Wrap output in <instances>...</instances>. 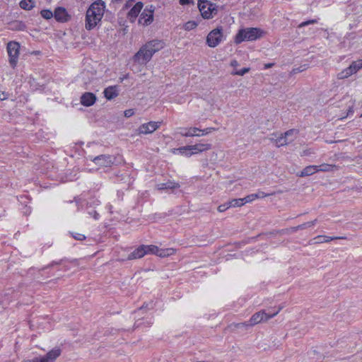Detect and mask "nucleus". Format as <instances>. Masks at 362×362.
Masks as SVG:
<instances>
[{
  "label": "nucleus",
  "mask_w": 362,
  "mask_h": 362,
  "mask_svg": "<svg viewBox=\"0 0 362 362\" xmlns=\"http://www.w3.org/2000/svg\"><path fill=\"white\" fill-rule=\"evenodd\" d=\"M164 46L165 42L163 40L148 41L134 55L133 61L140 65H146L151 59L153 55L162 49Z\"/></svg>",
  "instance_id": "nucleus-1"
},
{
  "label": "nucleus",
  "mask_w": 362,
  "mask_h": 362,
  "mask_svg": "<svg viewBox=\"0 0 362 362\" xmlns=\"http://www.w3.org/2000/svg\"><path fill=\"white\" fill-rule=\"evenodd\" d=\"M105 3L101 0L93 2L86 11V28L93 29L101 21L105 11Z\"/></svg>",
  "instance_id": "nucleus-2"
},
{
  "label": "nucleus",
  "mask_w": 362,
  "mask_h": 362,
  "mask_svg": "<svg viewBox=\"0 0 362 362\" xmlns=\"http://www.w3.org/2000/svg\"><path fill=\"white\" fill-rule=\"evenodd\" d=\"M263 31L257 28H247L239 30L235 42L240 44L243 41H253L262 36Z\"/></svg>",
  "instance_id": "nucleus-3"
},
{
  "label": "nucleus",
  "mask_w": 362,
  "mask_h": 362,
  "mask_svg": "<svg viewBox=\"0 0 362 362\" xmlns=\"http://www.w3.org/2000/svg\"><path fill=\"white\" fill-rule=\"evenodd\" d=\"M296 132L295 129H290L286 132L284 134L278 135L277 134H273L270 137V141L275 144L277 147H281L287 145L291 142L293 139H289V136H292Z\"/></svg>",
  "instance_id": "nucleus-4"
},
{
  "label": "nucleus",
  "mask_w": 362,
  "mask_h": 362,
  "mask_svg": "<svg viewBox=\"0 0 362 362\" xmlns=\"http://www.w3.org/2000/svg\"><path fill=\"white\" fill-rule=\"evenodd\" d=\"M223 38L222 27L212 30L206 37V44L210 47H216L219 45Z\"/></svg>",
  "instance_id": "nucleus-5"
},
{
  "label": "nucleus",
  "mask_w": 362,
  "mask_h": 362,
  "mask_svg": "<svg viewBox=\"0 0 362 362\" xmlns=\"http://www.w3.org/2000/svg\"><path fill=\"white\" fill-rule=\"evenodd\" d=\"M211 148L210 144H198L193 146H187L174 149V151H179L182 153H186L187 155H192L193 153L203 152L204 151L209 150Z\"/></svg>",
  "instance_id": "nucleus-6"
},
{
  "label": "nucleus",
  "mask_w": 362,
  "mask_h": 362,
  "mask_svg": "<svg viewBox=\"0 0 362 362\" xmlns=\"http://www.w3.org/2000/svg\"><path fill=\"white\" fill-rule=\"evenodd\" d=\"M19 49L20 45L16 42H10L7 45L9 63L13 68H15L17 64Z\"/></svg>",
  "instance_id": "nucleus-7"
},
{
  "label": "nucleus",
  "mask_w": 362,
  "mask_h": 362,
  "mask_svg": "<svg viewBox=\"0 0 362 362\" xmlns=\"http://www.w3.org/2000/svg\"><path fill=\"white\" fill-rule=\"evenodd\" d=\"M198 7L202 16L204 18L209 19L213 17V12L216 11L214 5L208 1L199 0Z\"/></svg>",
  "instance_id": "nucleus-8"
},
{
  "label": "nucleus",
  "mask_w": 362,
  "mask_h": 362,
  "mask_svg": "<svg viewBox=\"0 0 362 362\" xmlns=\"http://www.w3.org/2000/svg\"><path fill=\"white\" fill-rule=\"evenodd\" d=\"M281 309V308H279V310L276 312L274 313L273 314H267L264 312L256 313L251 317L249 322L251 326H253L262 322L263 320L267 321L269 319L276 315Z\"/></svg>",
  "instance_id": "nucleus-9"
},
{
  "label": "nucleus",
  "mask_w": 362,
  "mask_h": 362,
  "mask_svg": "<svg viewBox=\"0 0 362 362\" xmlns=\"http://www.w3.org/2000/svg\"><path fill=\"white\" fill-rule=\"evenodd\" d=\"M160 122H149L141 125L138 129L139 134H151L159 128Z\"/></svg>",
  "instance_id": "nucleus-10"
},
{
  "label": "nucleus",
  "mask_w": 362,
  "mask_h": 362,
  "mask_svg": "<svg viewBox=\"0 0 362 362\" xmlns=\"http://www.w3.org/2000/svg\"><path fill=\"white\" fill-rule=\"evenodd\" d=\"M95 165L100 167H108L112 164V160L109 155H100L93 158Z\"/></svg>",
  "instance_id": "nucleus-11"
},
{
  "label": "nucleus",
  "mask_w": 362,
  "mask_h": 362,
  "mask_svg": "<svg viewBox=\"0 0 362 362\" xmlns=\"http://www.w3.org/2000/svg\"><path fill=\"white\" fill-rule=\"evenodd\" d=\"M96 96L94 93L86 92L81 96V103L86 107L93 105L96 101Z\"/></svg>",
  "instance_id": "nucleus-12"
},
{
  "label": "nucleus",
  "mask_w": 362,
  "mask_h": 362,
  "mask_svg": "<svg viewBox=\"0 0 362 362\" xmlns=\"http://www.w3.org/2000/svg\"><path fill=\"white\" fill-rule=\"evenodd\" d=\"M153 20V11L150 10L146 11V10H144L140 16V18L139 19V23L144 25H148L152 23Z\"/></svg>",
  "instance_id": "nucleus-13"
},
{
  "label": "nucleus",
  "mask_w": 362,
  "mask_h": 362,
  "mask_svg": "<svg viewBox=\"0 0 362 362\" xmlns=\"http://www.w3.org/2000/svg\"><path fill=\"white\" fill-rule=\"evenodd\" d=\"M54 17L59 22H66L69 18L66 10L63 7H57L55 8Z\"/></svg>",
  "instance_id": "nucleus-14"
},
{
  "label": "nucleus",
  "mask_w": 362,
  "mask_h": 362,
  "mask_svg": "<svg viewBox=\"0 0 362 362\" xmlns=\"http://www.w3.org/2000/svg\"><path fill=\"white\" fill-rule=\"evenodd\" d=\"M61 354L59 349H53L45 356H41L43 362H54Z\"/></svg>",
  "instance_id": "nucleus-15"
},
{
  "label": "nucleus",
  "mask_w": 362,
  "mask_h": 362,
  "mask_svg": "<svg viewBox=\"0 0 362 362\" xmlns=\"http://www.w3.org/2000/svg\"><path fill=\"white\" fill-rule=\"evenodd\" d=\"M104 96L107 100H112L118 96L119 90L116 86H108L106 88L104 91Z\"/></svg>",
  "instance_id": "nucleus-16"
},
{
  "label": "nucleus",
  "mask_w": 362,
  "mask_h": 362,
  "mask_svg": "<svg viewBox=\"0 0 362 362\" xmlns=\"http://www.w3.org/2000/svg\"><path fill=\"white\" fill-rule=\"evenodd\" d=\"M146 255V251L144 250V245L139 246L138 248L135 249L132 252H131L127 257V259L132 260L135 259H139L143 257Z\"/></svg>",
  "instance_id": "nucleus-17"
},
{
  "label": "nucleus",
  "mask_w": 362,
  "mask_h": 362,
  "mask_svg": "<svg viewBox=\"0 0 362 362\" xmlns=\"http://www.w3.org/2000/svg\"><path fill=\"white\" fill-rule=\"evenodd\" d=\"M346 239V237H329L326 235H317L316 236L313 240L314 244H319L323 243H328L333 240H344Z\"/></svg>",
  "instance_id": "nucleus-18"
},
{
  "label": "nucleus",
  "mask_w": 362,
  "mask_h": 362,
  "mask_svg": "<svg viewBox=\"0 0 362 362\" xmlns=\"http://www.w3.org/2000/svg\"><path fill=\"white\" fill-rule=\"evenodd\" d=\"M143 8V4L141 2H137L134 6L131 8V10L128 13V16L131 20L136 18L141 10Z\"/></svg>",
  "instance_id": "nucleus-19"
},
{
  "label": "nucleus",
  "mask_w": 362,
  "mask_h": 362,
  "mask_svg": "<svg viewBox=\"0 0 362 362\" xmlns=\"http://www.w3.org/2000/svg\"><path fill=\"white\" fill-rule=\"evenodd\" d=\"M199 128L190 127L188 129H182L180 132V134L183 136H200V134H198Z\"/></svg>",
  "instance_id": "nucleus-20"
},
{
  "label": "nucleus",
  "mask_w": 362,
  "mask_h": 362,
  "mask_svg": "<svg viewBox=\"0 0 362 362\" xmlns=\"http://www.w3.org/2000/svg\"><path fill=\"white\" fill-rule=\"evenodd\" d=\"M315 172H317L316 165H309L303 168L298 175L299 177H306L313 175Z\"/></svg>",
  "instance_id": "nucleus-21"
},
{
  "label": "nucleus",
  "mask_w": 362,
  "mask_h": 362,
  "mask_svg": "<svg viewBox=\"0 0 362 362\" xmlns=\"http://www.w3.org/2000/svg\"><path fill=\"white\" fill-rule=\"evenodd\" d=\"M179 187H180V185L178 183H176V182H174L172 181H169V182H164V183H160V184L157 185V188L159 190L167 189H173L178 188Z\"/></svg>",
  "instance_id": "nucleus-22"
},
{
  "label": "nucleus",
  "mask_w": 362,
  "mask_h": 362,
  "mask_svg": "<svg viewBox=\"0 0 362 362\" xmlns=\"http://www.w3.org/2000/svg\"><path fill=\"white\" fill-rule=\"evenodd\" d=\"M175 253V250L173 248L162 249V248L158 247L156 255L160 257H166L173 255Z\"/></svg>",
  "instance_id": "nucleus-23"
},
{
  "label": "nucleus",
  "mask_w": 362,
  "mask_h": 362,
  "mask_svg": "<svg viewBox=\"0 0 362 362\" xmlns=\"http://www.w3.org/2000/svg\"><path fill=\"white\" fill-rule=\"evenodd\" d=\"M269 195H270V194H265L264 192H259L258 193L252 194L246 196L245 197V199L246 200V202L247 203H249V202H252L253 200H255L257 198H264V197H266Z\"/></svg>",
  "instance_id": "nucleus-24"
},
{
  "label": "nucleus",
  "mask_w": 362,
  "mask_h": 362,
  "mask_svg": "<svg viewBox=\"0 0 362 362\" xmlns=\"http://www.w3.org/2000/svg\"><path fill=\"white\" fill-rule=\"evenodd\" d=\"M20 6L24 10H31L35 6L33 0H22L20 2Z\"/></svg>",
  "instance_id": "nucleus-25"
},
{
  "label": "nucleus",
  "mask_w": 362,
  "mask_h": 362,
  "mask_svg": "<svg viewBox=\"0 0 362 362\" xmlns=\"http://www.w3.org/2000/svg\"><path fill=\"white\" fill-rule=\"evenodd\" d=\"M317 171H322V172H328L333 170L334 168H336L337 166L335 165L323 163L320 165H316Z\"/></svg>",
  "instance_id": "nucleus-26"
},
{
  "label": "nucleus",
  "mask_w": 362,
  "mask_h": 362,
  "mask_svg": "<svg viewBox=\"0 0 362 362\" xmlns=\"http://www.w3.org/2000/svg\"><path fill=\"white\" fill-rule=\"evenodd\" d=\"M361 69H362V59L354 61L349 66V69L351 70L353 74H356Z\"/></svg>",
  "instance_id": "nucleus-27"
},
{
  "label": "nucleus",
  "mask_w": 362,
  "mask_h": 362,
  "mask_svg": "<svg viewBox=\"0 0 362 362\" xmlns=\"http://www.w3.org/2000/svg\"><path fill=\"white\" fill-rule=\"evenodd\" d=\"M247 202L245 199V197L240 199H234L229 202V206H230V207H238L243 206Z\"/></svg>",
  "instance_id": "nucleus-28"
},
{
  "label": "nucleus",
  "mask_w": 362,
  "mask_h": 362,
  "mask_svg": "<svg viewBox=\"0 0 362 362\" xmlns=\"http://www.w3.org/2000/svg\"><path fill=\"white\" fill-rule=\"evenodd\" d=\"M353 74H354L351 71V70L349 69V66H348L347 68H346L345 69L342 70L341 71H340L337 74V78L339 79H344V78H346L349 77L350 76H351Z\"/></svg>",
  "instance_id": "nucleus-29"
},
{
  "label": "nucleus",
  "mask_w": 362,
  "mask_h": 362,
  "mask_svg": "<svg viewBox=\"0 0 362 362\" xmlns=\"http://www.w3.org/2000/svg\"><path fill=\"white\" fill-rule=\"evenodd\" d=\"M11 29L14 30H23L25 28V25L21 21H14L10 25Z\"/></svg>",
  "instance_id": "nucleus-30"
},
{
  "label": "nucleus",
  "mask_w": 362,
  "mask_h": 362,
  "mask_svg": "<svg viewBox=\"0 0 362 362\" xmlns=\"http://www.w3.org/2000/svg\"><path fill=\"white\" fill-rule=\"evenodd\" d=\"M158 247L156 245H144V250L146 251V254H153V255H157Z\"/></svg>",
  "instance_id": "nucleus-31"
},
{
  "label": "nucleus",
  "mask_w": 362,
  "mask_h": 362,
  "mask_svg": "<svg viewBox=\"0 0 362 362\" xmlns=\"http://www.w3.org/2000/svg\"><path fill=\"white\" fill-rule=\"evenodd\" d=\"M40 14L42 18L47 20L51 19L54 16L52 11L49 9L42 10Z\"/></svg>",
  "instance_id": "nucleus-32"
},
{
  "label": "nucleus",
  "mask_w": 362,
  "mask_h": 362,
  "mask_svg": "<svg viewBox=\"0 0 362 362\" xmlns=\"http://www.w3.org/2000/svg\"><path fill=\"white\" fill-rule=\"evenodd\" d=\"M250 69L248 68V67H245L242 69H240V70H237V69H234L233 71H232V74L233 75H238V76H243L244 74H245L246 73H248L250 71Z\"/></svg>",
  "instance_id": "nucleus-33"
},
{
  "label": "nucleus",
  "mask_w": 362,
  "mask_h": 362,
  "mask_svg": "<svg viewBox=\"0 0 362 362\" xmlns=\"http://www.w3.org/2000/svg\"><path fill=\"white\" fill-rule=\"evenodd\" d=\"M317 220L315 219L313 221H308V222L304 223L303 224H300V225L298 226V228H300V229H301V230L305 229L307 228H310V227L313 226L317 223Z\"/></svg>",
  "instance_id": "nucleus-34"
},
{
  "label": "nucleus",
  "mask_w": 362,
  "mask_h": 362,
  "mask_svg": "<svg viewBox=\"0 0 362 362\" xmlns=\"http://www.w3.org/2000/svg\"><path fill=\"white\" fill-rule=\"evenodd\" d=\"M197 26V23L195 21H188L185 25L184 28L185 30H191Z\"/></svg>",
  "instance_id": "nucleus-35"
},
{
  "label": "nucleus",
  "mask_w": 362,
  "mask_h": 362,
  "mask_svg": "<svg viewBox=\"0 0 362 362\" xmlns=\"http://www.w3.org/2000/svg\"><path fill=\"white\" fill-rule=\"evenodd\" d=\"M216 129L214 128V127H208V128H206V129H199V132H202V134H200V136H202V135H206V134H209V133L215 131Z\"/></svg>",
  "instance_id": "nucleus-36"
},
{
  "label": "nucleus",
  "mask_w": 362,
  "mask_h": 362,
  "mask_svg": "<svg viewBox=\"0 0 362 362\" xmlns=\"http://www.w3.org/2000/svg\"><path fill=\"white\" fill-rule=\"evenodd\" d=\"M234 327L237 329H242V328H247L248 327H251L250 322H240L237 323L234 325Z\"/></svg>",
  "instance_id": "nucleus-37"
},
{
  "label": "nucleus",
  "mask_w": 362,
  "mask_h": 362,
  "mask_svg": "<svg viewBox=\"0 0 362 362\" xmlns=\"http://www.w3.org/2000/svg\"><path fill=\"white\" fill-rule=\"evenodd\" d=\"M317 22V21L316 19H313V20H308L307 21H305V22H303L301 23L299 25H298V28H301L304 26H306V25H310V24H314V23H316Z\"/></svg>",
  "instance_id": "nucleus-38"
},
{
  "label": "nucleus",
  "mask_w": 362,
  "mask_h": 362,
  "mask_svg": "<svg viewBox=\"0 0 362 362\" xmlns=\"http://www.w3.org/2000/svg\"><path fill=\"white\" fill-rule=\"evenodd\" d=\"M229 202L228 203H225L223 204H221L220 206H218V211L219 212H223L225 211H226L228 208L230 207V206H229Z\"/></svg>",
  "instance_id": "nucleus-39"
},
{
  "label": "nucleus",
  "mask_w": 362,
  "mask_h": 362,
  "mask_svg": "<svg viewBox=\"0 0 362 362\" xmlns=\"http://www.w3.org/2000/svg\"><path fill=\"white\" fill-rule=\"evenodd\" d=\"M73 237L76 240H83L86 238V236L83 234L79 233H75L73 234Z\"/></svg>",
  "instance_id": "nucleus-40"
},
{
  "label": "nucleus",
  "mask_w": 362,
  "mask_h": 362,
  "mask_svg": "<svg viewBox=\"0 0 362 362\" xmlns=\"http://www.w3.org/2000/svg\"><path fill=\"white\" fill-rule=\"evenodd\" d=\"M134 114L133 109H128L124 112V115L126 117H130Z\"/></svg>",
  "instance_id": "nucleus-41"
},
{
  "label": "nucleus",
  "mask_w": 362,
  "mask_h": 362,
  "mask_svg": "<svg viewBox=\"0 0 362 362\" xmlns=\"http://www.w3.org/2000/svg\"><path fill=\"white\" fill-rule=\"evenodd\" d=\"M23 362H43V361L40 356V357H35L33 359L25 360Z\"/></svg>",
  "instance_id": "nucleus-42"
},
{
  "label": "nucleus",
  "mask_w": 362,
  "mask_h": 362,
  "mask_svg": "<svg viewBox=\"0 0 362 362\" xmlns=\"http://www.w3.org/2000/svg\"><path fill=\"white\" fill-rule=\"evenodd\" d=\"M8 98V94L4 91L0 92V100H4Z\"/></svg>",
  "instance_id": "nucleus-43"
},
{
  "label": "nucleus",
  "mask_w": 362,
  "mask_h": 362,
  "mask_svg": "<svg viewBox=\"0 0 362 362\" xmlns=\"http://www.w3.org/2000/svg\"><path fill=\"white\" fill-rule=\"evenodd\" d=\"M190 3H192V0H180V4L181 5H187Z\"/></svg>",
  "instance_id": "nucleus-44"
},
{
  "label": "nucleus",
  "mask_w": 362,
  "mask_h": 362,
  "mask_svg": "<svg viewBox=\"0 0 362 362\" xmlns=\"http://www.w3.org/2000/svg\"><path fill=\"white\" fill-rule=\"evenodd\" d=\"M238 64H238V61H237V60H235V59H233V60H232V61L230 62V66H233V67H234V68H235V67H236V66H238Z\"/></svg>",
  "instance_id": "nucleus-45"
},
{
  "label": "nucleus",
  "mask_w": 362,
  "mask_h": 362,
  "mask_svg": "<svg viewBox=\"0 0 362 362\" xmlns=\"http://www.w3.org/2000/svg\"><path fill=\"white\" fill-rule=\"evenodd\" d=\"M353 112H354L353 107H349L347 114L345 116H344L343 117H341V119H344V118L346 117L349 114H351Z\"/></svg>",
  "instance_id": "nucleus-46"
},
{
  "label": "nucleus",
  "mask_w": 362,
  "mask_h": 362,
  "mask_svg": "<svg viewBox=\"0 0 362 362\" xmlns=\"http://www.w3.org/2000/svg\"><path fill=\"white\" fill-rule=\"evenodd\" d=\"M272 66H273L272 63L265 64H264V68L265 69H269V68L272 67Z\"/></svg>",
  "instance_id": "nucleus-47"
},
{
  "label": "nucleus",
  "mask_w": 362,
  "mask_h": 362,
  "mask_svg": "<svg viewBox=\"0 0 362 362\" xmlns=\"http://www.w3.org/2000/svg\"><path fill=\"white\" fill-rule=\"evenodd\" d=\"M291 230L292 231H297V230H300V228H298V226H296V227H293V228H291Z\"/></svg>",
  "instance_id": "nucleus-48"
},
{
  "label": "nucleus",
  "mask_w": 362,
  "mask_h": 362,
  "mask_svg": "<svg viewBox=\"0 0 362 362\" xmlns=\"http://www.w3.org/2000/svg\"><path fill=\"white\" fill-rule=\"evenodd\" d=\"M93 216H94V218L96 219L98 218V214L96 211H94Z\"/></svg>",
  "instance_id": "nucleus-49"
},
{
  "label": "nucleus",
  "mask_w": 362,
  "mask_h": 362,
  "mask_svg": "<svg viewBox=\"0 0 362 362\" xmlns=\"http://www.w3.org/2000/svg\"><path fill=\"white\" fill-rule=\"evenodd\" d=\"M300 69H293V73H297V72H300Z\"/></svg>",
  "instance_id": "nucleus-50"
},
{
  "label": "nucleus",
  "mask_w": 362,
  "mask_h": 362,
  "mask_svg": "<svg viewBox=\"0 0 362 362\" xmlns=\"http://www.w3.org/2000/svg\"><path fill=\"white\" fill-rule=\"evenodd\" d=\"M313 353L314 354H317V351H316V350H313Z\"/></svg>",
  "instance_id": "nucleus-51"
}]
</instances>
